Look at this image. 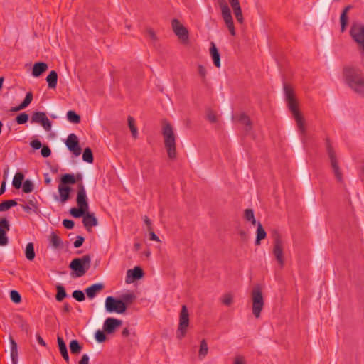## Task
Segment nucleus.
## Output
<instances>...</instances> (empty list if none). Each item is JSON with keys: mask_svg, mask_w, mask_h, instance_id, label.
<instances>
[{"mask_svg": "<svg viewBox=\"0 0 364 364\" xmlns=\"http://www.w3.org/2000/svg\"><path fill=\"white\" fill-rule=\"evenodd\" d=\"M149 232V239L150 240H154L156 242H160L159 237L155 234V232L151 229V230H148Z\"/></svg>", "mask_w": 364, "mask_h": 364, "instance_id": "obj_61", "label": "nucleus"}, {"mask_svg": "<svg viewBox=\"0 0 364 364\" xmlns=\"http://www.w3.org/2000/svg\"><path fill=\"white\" fill-rule=\"evenodd\" d=\"M57 341H58L59 351H60L62 357L65 360V362L68 363L69 360H70V358H69L67 346H66V344H65L63 338L60 336H58Z\"/></svg>", "mask_w": 364, "mask_h": 364, "instance_id": "obj_23", "label": "nucleus"}, {"mask_svg": "<svg viewBox=\"0 0 364 364\" xmlns=\"http://www.w3.org/2000/svg\"><path fill=\"white\" fill-rule=\"evenodd\" d=\"M171 26L174 33L183 43H186L188 41V31L178 19L174 18L172 20Z\"/></svg>", "mask_w": 364, "mask_h": 364, "instance_id": "obj_12", "label": "nucleus"}, {"mask_svg": "<svg viewBox=\"0 0 364 364\" xmlns=\"http://www.w3.org/2000/svg\"><path fill=\"white\" fill-rule=\"evenodd\" d=\"M326 146L327 154L328 155V157H329V159L331 161V165L333 171L334 173V175H335L336 179L339 182H341L343 181L342 173L340 170V168H339V166H338V164L337 161L336 153H335L333 148L331 146L330 141L328 138L326 140Z\"/></svg>", "mask_w": 364, "mask_h": 364, "instance_id": "obj_9", "label": "nucleus"}, {"mask_svg": "<svg viewBox=\"0 0 364 364\" xmlns=\"http://www.w3.org/2000/svg\"><path fill=\"white\" fill-rule=\"evenodd\" d=\"M189 326V314L186 305H183L180 316L179 324L176 331V337L178 339H182L186 334L188 327Z\"/></svg>", "mask_w": 364, "mask_h": 364, "instance_id": "obj_8", "label": "nucleus"}, {"mask_svg": "<svg viewBox=\"0 0 364 364\" xmlns=\"http://www.w3.org/2000/svg\"><path fill=\"white\" fill-rule=\"evenodd\" d=\"M220 301L224 305L230 306L232 303L233 297L231 294L228 293L221 297Z\"/></svg>", "mask_w": 364, "mask_h": 364, "instance_id": "obj_47", "label": "nucleus"}, {"mask_svg": "<svg viewBox=\"0 0 364 364\" xmlns=\"http://www.w3.org/2000/svg\"><path fill=\"white\" fill-rule=\"evenodd\" d=\"M21 187L25 193H30L34 189V184L31 180L26 179Z\"/></svg>", "mask_w": 364, "mask_h": 364, "instance_id": "obj_43", "label": "nucleus"}, {"mask_svg": "<svg viewBox=\"0 0 364 364\" xmlns=\"http://www.w3.org/2000/svg\"><path fill=\"white\" fill-rule=\"evenodd\" d=\"M122 321L119 319L109 317L105 319L103 324V330L105 333L111 334L114 332L115 329L120 326Z\"/></svg>", "mask_w": 364, "mask_h": 364, "instance_id": "obj_17", "label": "nucleus"}, {"mask_svg": "<svg viewBox=\"0 0 364 364\" xmlns=\"http://www.w3.org/2000/svg\"><path fill=\"white\" fill-rule=\"evenodd\" d=\"M162 134L164 138V146L170 159L176 157V136L172 126L166 120L163 122Z\"/></svg>", "mask_w": 364, "mask_h": 364, "instance_id": "obj_4", "label": "nucleus"}, {"mask_svg": "<svg viewBox=\"0 0 364 364\" xmlns=\"http://www.w3.org/2000/svg\"><path fill=\"white\" fill-rule=\"evenodd\" d=\"M41 154L43 157L47 158L50 156L51 150L48 146L43 145L41 148Z\"/></svg>", "mask_w": 364, "mask_h": 364, "instance_id": "obj_54", "label": "nucleus"}, {"mask_svg": "<svg viewBox=\"0 0 364 364\" xmlns=\"http://www.w3.org/2000/svg\"><path fill=\"white\" fill-rule=\"evenodd\" d=\"M143 276L144 272L140 267H135L134 269H129L127 272V279L131 278L132 282L141 279Z\"/></svg>", "mask_w": 364, "mask_h": 364, "instance_id": "obj_21", "label": "nucleus"}, {"mask_svg": "<svg viewBox=\"0 0 364 364\" xmlns=\"http://www.w3.org/2000/svg\"><path fill=\"white\" fill-rule=\"evenodd\" d=\"M233 364H245V360L243 356L238 355L235 358Z\"/></svg>", "mask_w": 364, "mask_h": 364, "instance_id": "obj_60", "label": "nucleus"}, {"mask_svg": "<svg viewBox=\"0 0 364 364\" xmlns=\"http://www.w3.org/2000/svg\"><path fill=\"white\" fill-rule=\"evenodd\" d=\"M68 120L73 124H78L80 122V116L73 110H69L67 112Z\"/></svg>", "mask_w": 364, "mask_h": 364, "instance_id": "obj_38", "label": "nucleus"}, {"mask_svg": "<svg viewBox=\"0 0 364 364\" xmlns=\"http://www.w3.org/2000/svg\"><path fill=\"white\" fill-rule=\"evenodd\" d=\"M251 295L252 301V314L256 318H259L264 306V298L262 289L259 284L253 287Z\"/></svg>", "mask_w": 364, "mask_h": 364, "instance_id": "obj_6", "label": "nucleus"}, {"mask_svg": "<svg viewBox=\"0 0 364 364\" xmlns=\"http://www.w3.org/2000/svg\"><path fill=\"white\" fill-rule=\"evenodd\" d=\"M25 255L28 260L33 261L36 257L34 250V245L33 242H29L26 245L25 250Z\"/></svg>", "mask_w": 364, "mask_h": 364, "instance_id": "obj_31", "label": "nucleus"}, {"mask_svg": "<svg viewBox=\"0 0 364 364\" xmlns=\"http://www.w3.org/2000/svg\"><path fill=\"white\" fill-rule=\"evenodd\" d=\"M239 235L240 236V238L243 241H246L248 239V234L247 232H245L243 230H240L239 231Z\"/></svg>", "mask_w": 364, "mask_h": 364, "instance_id": "obj_63", "label": "nucleus"}, {"mask_svg": "<svg viewBox=\"0 0 364 364\" xmlns=\"http://www.w3.org/2000/svg\"><path fill=\"white\" fill-rule=\"evenodd\" d=\"M349 34L352 39L358 44L361 45L364 43V25L359 23L352 24Z\"/></svg>", "mask_w": 364, "mask_h": 364, "instance_id": "obj_11", "label": "nucleus"}, {"mask_svg": "<svg viewBox=\"0 0 364 364\" xmlns=\"http://www.w3.org/2000/svg\"><path fill=\"white\" fill-rule=\"evenodd\" d=\"M144 221L147 225V230H151L152 229L151 220L147 216H144Z\"/></svg>", "mask_w": 364, "mask_h": 364, "instance_id": "obj_64", "label": "nucleus"}, {"mask_svg": "<svg viewBox=\"0 0 364 364\" xmlns=\"http://www.w3.org/2000/svg\"><path fill=\"white\" fill-rule=\"evenodd\" d=\"M48 69V65L44 62H37L34 63L32 69V75L35 77H40Z\"/></svg>", "mask_w": 364, "mask_h": 364, "instance_id": "obj_20", "label": "nucleus"}, {"mask_svg": "<svg viewBox=\"0 0 364 364\" xmlns=\"http://www.w3.org/2000/svg\"><path fill=\"white\" fill-rule=\"evenodd\" d=\"M30 145L34 150L41 149L43 146L41 142L38 139H34L31 141Z\"/></svg>", "mask_w": 364, "mask_h": 364, "instance_id": "obj_57", "label": "nucleus"}, {"mask_svg": "<svg viewBox=\"0 0 364 364\" xmlns=\"http://www.w3.org/2000/svg\"><path fill=\"white\" fill-rule=\"evenodd\" d=\"M82 160L87 163H92L94 161L92 151L90 148L87 147L82 153Z\"/></svg>", "mask_w": 364, "mask_h": 364, "instance_id": "obj_41", "label": "nucleus"}, {"mask_svg": "<svg viewBox=\"0 0 364 364\" xmlns=\"http://www.w3.org/2000/svg\"><path fill=\"white\" fill-rule=\"evenodd\" d=\"M146 36L149 38L152 43H156L158 40L157 36L154 32V31L151 28H147L146 30Z\"/></svg>", "mask_w": 364, "mask_h": 364, "instance_id": "obj_52", "label": "nucleus"}, {"mask_svg": "<svg viewBox=\"0 0 364 364\" xmlns=\"http://www.w3.org/2000/svg\"><path fill=\"white\" fill-rule=\"evenodd\" d=\"M206 118L210 123H215L218 121L216 114L210 109L206 110Z\"/></svg>", "mask_w": 364, "mask_h": 364, "instance_id": "obj_48", "label": "nucleus"}, {"mask_svg": "<svg viewBox=\"0 0 364 364\" xmlns=\"http://www.w3.org/2000/svg\"><path fill=\"white\" fill-rule=\"evenodd\" d=\"M284 92L285 100L287 102V107L293 114L299 131L302 135V141H304L306 135L305 122L301 112L298 109V103L294 96V90L289 85L284 83Z\"/></svg>", "mask_w": 364, "mask_h": 364, "instance_id": "obj_1", "label": "nucleus"}, {"mask_svg": "<svg viewBox=\"0 0 364 364\" xmlns=\"http://www.w3.org/2000/svg\"><path fill=\"white\" fill-rule=\"evenodd\" d=\"M198 74L201 76V77L203 78V80L205 78L206 76V69L204 66L199 65L198 68Z\"/></svg>", "mask_w": 364, "mask_h": 364, "instance_id": "obj_59", "label": "nucleus"}, {"mask_svg": "<svg viewBox=\"0 0 364 364\" xmlns=\"http://www.w3.org/2000/svg\"><path fill=\"white\" fill-rule=\"evenodd\" d=\"M256 225H257V228L256 232L257 235L255 240V245H259L261 240L266 237L267 233L260 222H258Z\"/></svg>", "mask_w": 364, "mask_h": 364, "instance_id": "obj_27", "label": "nucleus"}, {"mask_svg": "<svg viewBox=\"0 0 364 364\" xmlns=\"http://www.w3.org/2000/svg\"><path fill=\"white\" fill-rule=\"evenodd\" d=\"M10 230L9 220L6 218L0 220V246H5L9 243V239L6 232Z\"/></svg>", "mask_w": 364, "mask_h": 364, "instance_id": "obj_16", "label": "nucleus"}, {"mask_svg": "<svg viewBox=\"0 0 364 364\" xmlns=\"http://www.w3.org/2000/svg\"><path fill=\"white\" fill-rule=\"evenodd\" d=\"M225 24H226L227 27L228 28L230 34L232 36H235V27H234L233 19H232V21L225 22Z\"/></svg>", "mask_w": 364, "mask_h": 364, "instance_id": "obj_58", "label": "nucleus"}, {"mask_svg": "<svg viewBox=\"0 0 364 364\" xmlns=\"http://www.w3.org/2000/svg\"><path fill=\"white\" fill-rule=\"evenodd\" d=\"M72 188L69 186H63L59 183L58 192L60 194V202L64 203L70 199V194Z\"/></svg>", "mask_w": 364, "mask_h": 364, "instance_id": "obj_22", "label": "nucleus"}, {"mask_svg": "<svg viewBox=\"0 0 364 364\" xmlns=\"http://www.w3.org/2000/svg\"><path fill=\"white\" fill-rule=\"evenodd\" d=\"M62 223L65 228L69 230L73 229L75 226L74 221L70 219H64Z\"/></svg>", "mask_w": 364, "mask_h": 364, "instance_id": "obj_55", "label": "nucleus"}, {"mask_svg": "<svg viewBox=\"0 0 364 364\" xmlns=\"http://www.w3.org/2000/svg\"><path fill=\"white\" fill-rule=\"evenodd\" d=\"M46 82L49 88L54 89L57 86L58 73L55 70H51L46 77Z\"/></svg>", "mask_w": 364, "mask_h": 364, "instance_id": "obj_26", "label": "nucleus"}, {"mask_svg": "<svg viewBox=\"0 0 364 364\" xmlns=\"http://www.w3.org/2000/svg\"><path fill=\"white\" fill-rule=\"evenodd\" d=\"M50 245L57 249L62 247V240L55 232H52L50 236Z\"/></svg>", "mask_w": 364, "mask_h": 364, "instance_id": "obj_35", "label": "nucleus"}, {"mask_svg": "<svg viewBox=\"0 0 364 364\" xmlns=\"http://www.w3.org/2000/svg\"><path fill=\"white\" fill-rule=\"evenodd\" d=\"M11 346V359L12 364L18 363V345L11 336L9 337Z\"/></svg>", "mask_w": 364, "mask_h": 364, "instance_id": "obj_24", "label": "nucleus"}, {"mask_svg": "<svg viewBox=\"0 0 364 364\" xmlns=\"http://www.w3.org/2000/svg\"><path fill=\"white\" fill-rule=\"evenodd\" d=\"M28 119L29 115L26 112H22L16 117V122L18 124H23L28 122Z\"/></svg>", "mask_w": 364, "mask_h": 364, "instance_id": "obj_44", "label": "nucleus"}, {"mask_svg": "<svg viewBox=\"0 0 364 364\" xmlns=\"http://www.w3.org/2000/svg\"><path fill=\"white\" fill-rule=\"evenodd\" d=\"M105 309L108 313L124 314L127 310V306L123 301L117 299L112 296H109L105 299Z\"/></svg>", "mask_w": 364, "mask_h": 364, "instance_id": "obj_7", "label": "nucleus"}, {"mask_svg": "<svg viewBox=\"0 0 364 364\" xmlns=\"http://www.w3.org/2000/svg\"><path fill=\"white\" fill-rule=\"evenodd\" d=\"M82 223L84 226L89 230L90 228L96 226L97 225V219L93 213H90L87 210L83 216Z\"/></svg>", "mask_w": 364, "mask_h": 364, "instance_id": "obj_19", "label": "nucleus"}, {"mask_svg": "<svg viewBox=\"0 0 364 364\" xmlns=\"http://www.w3.org/2000/svg\"><path fill=\"white\" fill-rule=\"evenodd\" d=\"M32 123L41 124L47 132L51 130L52 122L48 119L46 114L43 112H35L31 116Z\"/></svg>", "mask_w": 364, "mask_h": 364, "instance_id": "obj_13", "label": "nucleus"}, {"mask_svg": "<svg viewBox=\"0 0 364 364\" xmlns=\"http://www.w3.org/2000/svg\"><path fill=\"white\" fill-rule=\"evenodd\" d=\"M23 179L24 175L21 172H17L13 178V186L16 189H19L23 185L22 182Z\"/></svg>", "mask_w": 364, "mask_h": 364, "instance_id": "obj_34", "label": "nucleus"}, {"mask_svg": "<svg viewBox=\"0 0 364 364\" xmlns=\"http://www.w3.org/2000/svg\"><path fill=\"white\" fill-rule=\"evenodd\" d=\"M78 364H89V356L87 354L82 355Z\"/></svg>", "mask_w": 364, "mask_h": 364, "instance_id": "obj_62", "label": "nucleus"}, {"mask_svg": "<svg viewBox=\"0 0 364 364\" xmlns=\"http://www.w3.org/2000/svg\"><path fill=\"white\" fill-rule=\"evenodd\" d=\"M65 145L69 151L78 156L81 154V148L79 144V140L75 134H70L65 141Z\"/></svg>", "mask_w": 364, "mask_h": 364, "instance_id": "obj_14", "label": "nucleus"}, {"mask_svg": "<svg viewBox=\"0 0 364 364\" xmlns=\"http://www.w3.org/2000/svg\"><path fill=\"white\" fill-rule=\"evenodd\" d=\"M232 9H233V11H234V14H235V18H236L237 21L240 23H243V16H242V13L241 7L239 6V7H236V8Z\"/></svg>", "mask_w": 364, "mask_h": 364, "instance_id": "obj_53", "label": "nucleus"}, {"mask_svg": "<svg viewBox=\"0 0 364 364\" xmlns=\"http://www.w3.org/2000/svg\"><path fill=\"white\" fill-rule=\"evenodd\" d=\"M76 183L75 175L71 173H65L60 178V184L63 186L73 185Z\"/></svg>", "mask_w": 364, "mask_h": 364, "instance_id": "obj_28", "label": "nucleus"}, {"mask_svg": "<svg viewBox=\"0 0 364 364\" xmlns=\"http://www.w3.org/2000/svg\"><path fill=\"white\" fill-rule=\"evenodd\" d=\"M128 126L131 131L133 138L136 139L138 137V129L135 125V119L132 116L127 117Z\"/></svg>", "mask_w": 364, "mask_h": 364, "instance_id": "obj_33", "label": "nucleus"}, {"mask_svg": "<svg viewBox=\"0 0 364 364\" xmlns=\"http://www.w3.org/2000/svg\"><path fill=\"white\" fill-rule=\"evenodd\" d=\"M235 122L244 127L245 132L248 133L252 129V121L250 117L245 113H239L232 116Z\"/></svg>", "mask_w": 364, "mask_h": 364, "instance_id": "obj_15", "label": "nucleus"}, {"mask_svg": "<svg viewBox=\"0 0 364 364\" xmlns=\"http://www.w3.org/2000/svg\"><path fill=\"white\" fill-rule=\"evenodd\" d=\"M91 264V257L85 255L81 258L73 259L69 264V267L74 272L75 277H80L83 276L90 269Z\"/></svg>", "mask_w": 364, "mask_h": 364, "instance_id": "obj_5", "label": "nucleus"}, {"mask_svg": "<svg viewBox=\"0 0 364 364\" xmlns=\"http://www.w3.org/2000/svg\"><path fill=\"white\" fill-rule=\"evenodd\" d=\"M348 17L347 14H341L340 16L341 32H343L347 26Z\"/></svg>", "mask_w": 364, "mask_h": 364, "instance_id": "obj_51", "label": "nucleus"}, {"mask_svg": "<svg viewBox=\"0 0 364 364\" xmlns=\"http://www.w3.org/2000/svg\"><path fill=\"white\" fill-rule=\"evenodd\" d=\"M57 294L55 295V299L58 301H62L65 297H67V293L65 287L61 284L56 286Z\"/></svg>", "mask_w": 364, "mask_h": 364, "instance_id": "obj_36", "label": "nucleus"}, {"mask_svg": "<svg viewBox=\"0 0 364 364\" xmlns=\"http://www.w3.org/2000/svg\"><path fill=\"white\" fill-rule=\"evenodd\" d=\"M136 299V296L132 293L124 294L121 296V301H123L124 305L127 307L128 304H132Z\"/></svg>", "mask_w": 364, "mask_h": 364, "instance_id": "obj_42", "label": "nucleus"}, {"mask_svg": "<svg viewBox=\"0 0 364 364\" xmlns=\"http://www.w3.org/2000/svg\"><path fill=\"white\" fill-rule=\"evenodd\" d=\"M343 76L348 87L364 97V77L361 70L354 67H346L343 69Z\"/></svg>", "mask_w": 364, "mask_h": 364, "instance_id": "obj_2", "label": "nucleus"}, {"mask_svg": "<svg viewBox=\"0 0 364 364\" xmlns=\"http://www.w3.org/2000/svg\"><path fill=\"white\" fill-rule=\"evenodd\" d=\"M10 298L15 304H19L21 301V296L16 290H11L10 291Z\"/></svg>", "mask_w": 364, "mask_h": 364, "instance_id": "obj_46", "label": "nucleus"}, {"mask_svg": "<svg viewBox=\"0 0 364 364\" xmlns=\"http://www.w3.org/2000/svg\"><path fill=\"white\" fill-rule=\"evenodd\" d=\"M70 353L73 355H78L82 350V346L76 339H73L69 343Z\"/></svg>", "mask_w": 364, "mask_h": 364, "instance_id": "obj_29", "label": "nucleus"}, {"mask_svg": "<svg viewBox=\"0 0 364 364\" xmlns=\"http://www.w3.org/2000/svg\"><path fill=\"white\" fill-rule=\"evenodd\" d=\"M210 53V55H211V57H212V59H213L215 66L217 68H220L221 65L220 55V53L214 43H211Z\"/></svg>", "mask_w": 364, "mask_h": 364, "instance_id": "obj_25", "label": "nucleus"}, {"mask_svg": "<svg viewBox=\"0 0 364 364\" xmlns=\"http://www.w3.org/2000/svg\"><path fill=\"white\" fill-rule=\"evenodd\" d=\"M76 203L78 208H71L69 213L73 218H80L89 210L88 200L83 183L77 184Z\"/></svg>", "mask_w": 364, "mask_h": 364, "instance_id": "obj_3", "label": "nucleus"}, {"mask_svg": "<svg viewBox=\"0 0 364 364\" xmlns=\"http://www.w3.org/2000/svg\"><path fill=\"white\" fill-rule=\"evenodd\" d=\"M208 353V347L207 342L205 339H203L200 342L198 357L200 360H203Z\"/></svg>", "mask_w": 364, "mask_h": 364, "instance_id": "obj_37", "label": "nucleus"}, {"mask_svg": "<svg viewBox=\"0 0 364 364\" xmlns=\"http://www.w3.org/2000/svg\"><path fill=\"white\" fill-rule=\"evenodd\" d=\"M85 241V238L81 235L76 237V240L74 242L73 245L75 248L81 247Z\"/></svg>", "mask_w": 364, "mask_h": 364, "instance_id": "obj_56", "label": "nucleus"}, {"mask_svg": "<svg viewBox=\"0 0 364 364\" xmlns=\"http://www.w3.org/2000/svg\"><path fill=\"white\" fill-rule=\"evenodd\" d=\"M15 322L18 325L23 331H25L26 333L29 332V325L21 316H16L15 318Z\"/></svg>", "mask_w": 364, "mask_h": 364, "instance_id": "obj_32", "label": "nucleus"}, {"mask_svg": "<svg viewBox=\"0 0 364 364\" xmlns=\"http://www.w3.org/2000/svg\"><path fill=\"white\" fill-rule=\"evenodd\" d=\"M16 205L17 202L15 200H4L0 203V212L6 211Z\"/></svg>", "mask_w": 364, "mask_h": 364, "instance_id": "obj_40", "label": "nucleus"}, {"mask_svg": "<svg viewBox=\"0 0 364 364\" xmlns=\"http://www.w3.org/2000/svg\"><path fill=\"white\" fill-rule=\"evenodd\" d=\"M32 100H33V93L31 92H28L26 93L23 101L21 103V105L24 109L26 108L31 104Z\"/></svg>", "mask_w": 364, "mask_h": 364, "instance_id": "obj_49", "label": "nucleus"}, {"mask_svg": "<svg viewBox=\"0 0 364 364\" xmlns=\"http://www.w3.org/2000/svg\"><path fill=\"white\" fill-rule=\"evenodd\" d=\"M244 218L247 221L250 222L253 225H255L257 223L255 218L252 209L247 208L245 210Z\"/></svg>", "mask_w": 364, "mask_h": 364, "instance_id": "obj_39", "label": "nucleus"}, {"mask_svg": "<svg viewBox=\"0 0 364 364\" xmlns=\"http://www.w3.org/2000/svg\"><path fill=\"white\" fill-rule=\"evenodd\" d=\"M95 338L98 343L104 342L106 340V335L104 330H97L95 333Z\"/></svg>", "mask_w": 364, "mask_h": 364, "instance_id": "obj_50", "label": "nucleus"}, {"mask_svg": "<svg viewBox=\"0 0 364 364\" xmlns=\"http://www.w3.org/2000/svg\"><path fill=\"white\" fill-rule=\"evenodd\" d=\"M72 296L79 302L85 300V293L81 290H75L72 294Z\"/></svg>", "mask_w": 364, "mask_h": 364, "instance_id": "obj_45", "label": "nucleus"}, {"mask_svg": "<svg viewBox=\"0 0 364 364\" xmlns=\"http://www.w3.org/2000/svg\"><path fill=\"white\" fill-rule=\"evenodd\" d=\"M221 8V13H222V17L225 22L232 21V16L231 14L230 9L227 4H221L220 5Z\"/></svg>", "mask_w": 364, "mask_h": 364, "instance_id": "obj_30", "label": "nucleus"}, {"mask_svg": "<svg viewBox=\"0 0 364 364\" xmlns=\"http://www.w3.org/2000/svg\"><path fill=\"white\" fill-rule=\"evenodd\" d=\"M274 237V248L273 254L281 267H283L284 264V259L283 255V245L282 240L279 233L275 230L273 235Z\"/></svg>", "mask_w": 364, "mask_h": 364, "instance_id": "obj_10", "label": "nucleus"}, {"mask_svg": "<svg viewBox=\"0 0 364 364\" xmlns=\"http://www.w3.org/2000/svg\"><path fill=\"white\" fill-rule=\"evenodd\" d=\"M105 289L102 283H95L85 289V291L87 297L90 299L96 296V295Z\"/></svg>", "mask_w": 364, "mask_h": 364, "instance_id": "obj_18", "label": "nucleus"}]
</instances>
